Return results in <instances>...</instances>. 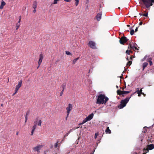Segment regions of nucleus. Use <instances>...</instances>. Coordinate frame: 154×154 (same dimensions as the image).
Here are the masks:
<instances>
[{
    "label": "nucleus",
    "instance_id": "ea45409f",
    "mask_svg": "<svg viewBox=\"0 0 154 154\" xmlns=\"http://www.w3.org/2000/svg\"><path fill=\"white\" fill-rule=\"evenodd\" d=\"M84 120L85 121V122H86L87 121H89L87 118V117L85 118Z\"/></svg>",
    "mask_w": 154,
    "mask_h": 154
},
{
    "label": "nucleus",
    "instance_id": "f704fd0d",
    "mask_svg": "<svg viewBox=\"0 0 154 154\" xmlns=\"http://www.w3.org/2000/svg\"><path fill=\"white\" fill-rule=\"evenodd\" d=\"M29 113V111L27 112L26 114V116L25 117H28V116Z\"/></svg>",
    "mask_w": 154,
    "mask_h": 154
},
{
    "label": "nucleus",
    "instance_id": "c85d7f7f",
    "mask_svg": "<svg viewBox=\"0 0 154 154\" xmlns=\"http://www.w3.org/2000/svg\"><path fill=\"white\" fill-rule=\"evenodd\" d=\"M20 24H19V23H17V24H16V30H17L18 29L20 26Z\"/></svg>",
    "mask_w": 154,
    "mask_h": 154
},
{
    "label": "nucleus",
    "instance_id": "774afa93",
    "mask_svg": "<svg viewBox=\"0 0 154 154\" xmlns=\"http://www.w3.org/2000/svg\"><path fill=\"white\" fill-rule=\"evenodd\" d=\"M127 26L128 27H129V26H130V25H127Z\"/></svg>",
    "mask_w": 154,
    "mask_h": 154
},
{
    "label": "nucleus",
    "instance_id": "a19ab883",
    "mask_svg": "<svg viewBox=\"0 0 154 154\" xmlns=\"http://www.w3.org/2000/svg\"><path fill=\"white\" fill-rule=\"evenodd\" d=\"M148 15V13L146 14H143V16L145 17H147Z\"/></svg>",
    "mask_w": 154,
    "mask_h": 154
},
{
    "label": "nucleus",
    "instance_id": "0eeeda50",
    "mask_svg": "<svg viewBox=\"0 0 154 154\" xmlns=\"http://www.w3.org/2000/svg\"><path fill=\"white\" fill-rule=\"evenodd\" d=\"M72 109V105L69 103L68 104V106L66 108V113L68 115H69L70 111Z\"/></svg>",
    "mask_w": 154,
    "mask_h": 154
},
{
    "label": "nucleus",
    "instance_id": "f8f14e48",
    "mask_svg": "<svg viewBox=\"0 0 154 154\" xmlns=\"http://www.w3.org/2000/svg\"><path fill=\"white\" fill-rule=\"evenodd\" d=\"M43 58V56L42 54H41L39 55V59L38 62V64L39 66H40L42 62V60Z\"/></svg>",
    "mask_w": 154,
    "mask_h": 154
},
{
    "label": "nucleus",
    "instance_id": "20e7f679",
    "mask_svg": "<svg viewBox=\"0 0 154 154\" xmlns=\"http://www.w3.org/2000/svg\"><path fill=\"white\" fill-rule=\"evenodd\" d=\"M88 45L92 49H95L96 48L95 43L94 41H89Z\"/></svg>",
    "mask_w": 154,
    "mask_h": 154
},
{
    "label": "nucleus",
    "instance_id": "423d86ee",
    "mask_svg": "<svg viewBox=\"0 0 154 154\" xmlns=\"http://www.w3.org/2000/svg\"><path fill=\"white\" fill-rule=\"evenodd\" d=\"M154 148V144H152L147 145V148L145 149V148H144L143 149V150L144 151H147V152H149V150H152Z\"/></svg>",
    "mask_w": 154,
    "mask_h": 154
},
{
    "label": "nucleus",
    "instance_id": "9b49d317",
    "mask_svg": "<svg viewBox=\"0 0 154 154\" xmlns=\"http://www.w3.org/2000/svg\"><path fill=\"white\" fill-rule=\"evenodd\" d=\"M96 18L98 21H99L101 18L102 13H98L96 16Z\"/></svg>",
    "mask_w": 154,
    "mask_h": 154
},
{
    "label": "nucleus",
    "instance_id": "69168bd1",
    "mask_svg": "<svg viewBox=\"0 0 154 154\" xmlns=\"http://www.w3.org/2000/svg\"><path fill=\"white\" fill-rule=\"evenodd\" d=\"M39 66V65H38V66L37 67V69H38L39 67V66Z\"/></svg>",
    "mask_w": 154,
    "mask_h": 154
},
{
    "label": "nucleus",
    "instance_id": "6e6d98bb",
    "mask_svg": "<svg viewBox=\"0 0 154 154\" xmlns=\"http://www.w3.org/2000/svg\"><path fill=\"white\" fill-rule=\"evenodd\" d=\"M138 94V97H140L141 96V93H139Z\"/></svg>",
    "mask_w": 154,
    "mask_h": 154
},
{
    "label": "nucleus",
    "instance_id": "79ce46f5",
    "mask_svg": "<svg viewBox=\"0 0 154 154\" xmlns=\"http://www.w3.org/2000/svg\"><path fill=\"white\" fill-rule=\"evenodd\" d=\"M18 90L17 89H15V92H14V93L15 94H16L17 93Z\"/></svg>",
    "mask_w": 154,
    "mask_h": 154
},
{
    "label": "nucleus",
    "instance_id": "bf43d9fd",
    "mask_svg": "<svg viewBox=\"0 0 154 154\" xmlns=\"http://www.w3.org/2000/svg\"><path fill=\"white\" fill-rule=\"evenodd\" d=\"M141 94L143 95L144 96H146V94L143 92Z\"/></svg>",
    "mask_w": 154,
    "mask_h": 154
},
{
    "label": "nucleus",
    "instance_id": "2f4dec72",
    "mask_svg": "<svg viewBox=\"0 0 154 154\" xmlns=\"http://www.w3.org/2000/svg\"><path fill=\"white\" fill-rule=\"evenodd\" d=\"M130 51H131V50H127L126 51V53L128 54H130Z\"/></svg>",
    "mask_w": 154,
    "mask_h": 154
},
{
    "label": "nucleus",
    "instance_id": "052dcab7",
    "mask_svg": "<svg viewBox=\"0 0 154 154\" xmlns=\"http://www.w3.org/2000/svg\"><path fill=\"white\" fill-rule=\"evenodd\" d=\"M126 88V87H123L122 88V90H123L125 88Z\"/></svg>",
    "mask_w": 154,
    "mask_h": 154
},
{
    "label": "nucleus",
    "instance_id": "473e14b6",
    "mask_svg": "<svg viewBox=\"0 0 154 154\" xmlns=\"http://www.w3.org/2000/svg\"><path fill=\"white\" fill-rule=\"evenodd\" d=\"M59 1V0H54L53 2V4H56L57 3V2Z\"/></svg>",
    "mask_w": 154,
    "mask_h": 154
},
{
    "label": "nucleus",
    "instance_id": "aec40b11",
    "mask_svg": "<svg viewBox=\"0 0 154 154\" xmlns=\"http://www.w3.org/2000/svg\"><path fill=\"white\" fill-rule=\"evenodd\" d=\"M148 65L147 63H144L143 64V70Z\"/></svg>",
    "mask_w": 154,
    "mask_h": 154
},
{
    "label": "nucleus",
    "instance_id": "c756f323",
    "mask_svg": "<svg viewBox=\"0 0 154 154\" xmlns=\"http://www.w3.org/2000/svg\"><path fill=\"white\" fill-rule=\"evenodd\" d=\"M75 5L77 6L79 4V0H75Z\"/></svg>",
    "mask_w": 154,
    "mask_h": 154
},
{
    "label": "nucleus",
    "instance_id": "7ed1b4c3",
    "mask_svg": "<svg viewBox=\"0 0 154 154\" xmlns=\"http://www.w3.org/2000/svg\"><path fill=\"white\" fill-rule=\"evenodd\" d=\"M140 4L142 3L146 7L149 9L151 6L153 5V3H154V0H140Z\"/></svg>",
    "mask_w": 154,
    "mask_h": 154
},
{
    "label": "nucleus",
    "instance_id": "e2e57ef3",
    "mask_svg": "<svg viewBox=\"0 0 154 154\" xmlns=\"http://www.w3.org/2000/svg\"><path fill=\"white\" fill-rule=\"evenodd\" d=\"M18 132H17V133H16V135H18Z\"/></svg>",
    "mask_w": 154,
    "mask_h": 154
},
{
    "label": "nucleus",
    "instance_id": "338daca9",
    "mask_svg": "<svg viewBox=\"0 0 154 154\" xmlns=\"http://www.w3.org/2000/svg\"><path fill=\"white\" fill-rule=\"evenodd\" d=\"M126 59H127V60H128V61L129 60V59H128V57H127V58H126Z\"/></svg>",
    "mask_w": 154,
    "mask_h": 154
},
{
    "label": "nucleus",
    "instance_id": "49530a36",
    "mask_svg": "<svg viewBox=\"0 0 154 154\" xmlns=\"http://www.w3.org/2000/svg\"><path fill=\"white\" fill-rule=\"evenodd\" d=\"M28 117H25V122H26L27 120Z\"/></svg>",
    "mask_w": 154,
    "mask_h": 154
},
{
    "label": "nucleus",
    "instance_id": "cd10ccee",
    "mask_svg": "<svg viewBox=\"0 0 154 154\" xmlns=\"http://www.w3.org/2000/svg\"><path fill=\"white\" fill-rule=\"evenodd\" d=\"M134 30L132 29L131 30L130 34L131 35H133L134 33Z\"/></svg>",
    "mask_w": 154,
    "mask_h": 154
},
{
    "label": "nucleus",
    "instance_id": "72a5a7b5",
    "mask_svg": "<svg viewBox=\"0 0 154 154\" xmlns=\"http://www.w3.org/2000/svg\"><path fill=\"white\" fill-rule=\"evenodd\" d=\"M99 134L98 133H96L95 134V137L94 138L95 139H96L98 135Z\"/></svg>",
    "mask_w": 154,
    "mask_h": 154
},
{
    "label": "nucleus",
    "instance_id": "1a4fd4ad",
    "mask_svg": "<svg viewBox=\"0 0 154 154\" xmlns=\"http://www.w3.org/2000/svg\"><path fill=\"white\" fill-rule=\"evenodd\" d=\"M125 91H121L120 90H118L117 91V94L119 95H122L123 97H124V94H126Z\"/></svg>",
    "mask_w": 154,
    "mask_h": 154
},
{
    "label": "nucleus",
    "instance_id": "dca6fc26",
    "mask_svg": "<svg viewBox=\"0 0 154 154\" xmlns=\"http://www.w3.org/2000/svg\"><path fill=\"white\" fill-rule=\"evenodd\" d=\"M106 133L107 134H110L111 133V131L109 129V127H107L105 131Z\"/></svg>",
    "mask_w": 154,
    "mask_h": 154
},
{
    "label": "nucleus",
    "instance_id": "2eb2a0df",
    "mask_svg": "<svg viewBox=\"0 0 154 154\" xmlns=\"http://www.w3.org/2000/svg\"><path fill=\"white\" fill-rule=\"evenodd\" d=\"M93 116L94 114L93 113H92L89 115L87 117L88 120L90 121L93 118Z\"/></svg>",
    "mask_w": 154,
    "mask_h": 154
},
{
    "label": "nucleus",
    "instance_id": "37998d69",
    "mask_svg": "<svg viewBox=\"0 0 154 154\" xmlns=\"http://www.w3.org/2000/svg\"><path fill=\"white\" fill-rule=\"evenodd\" d=\"M144 152L143 154H146V153L148 152H147V151H143Z\"/></svg>",
    "mask_w": 154,
    "mask_h": 154
},
{
    "label": "nucleus",
    "instance_id": "0e129e2a",
    "mask_svg": "<svg viewBox=\"0 0 154 154\" xmlns=\"http://www.w3.org/2000/svg\"><path fill=\"white\" fill-rule=\"evenodd\" d=\"M15 94H16L14 93L13 94L12 96H14Z\"/></svg>",
    "mask_w": 154,
    "mask_h": 154
},
{
    "label": "nucleus",
    "instance_id": "393cba45",
    "mask_svg": "<svg viewBox=\"0 0 154 154\" xmlns=\"http://www.w3.org/2000/svg\"><path fill=\"white\" fill-rule=\"evenodd\" d=\"M42 121L40 120L38 123L37 122V124L38 125L41 126L42 125Z\"/></svg>",
    "mask_w": 154,
    "mask_h": 154
},
{
    "label": "nucleus",
    "instance_id": "4c0bfd02",
    "mask_svg": "<svg viewBox=\"0 0 154 154\" xmlns=\"http://www.w3.org/2000/svg\"><path fill=\"white\" fill-rule=\"evenodd\" d=\"M85 122V121L83 120L81 123L79 124V125H82Z\"/></svg>",
    "mask_w": 154,
    "mask_h": 154
},
{
    "label": "nucleus",
    "instance_id": "412c9836",
    "mask_svg": "<svg viewBox=\"0 0 154 154\" xmlns=\"http://www.w3.org/2000/svg\"><path fill=\"white\" fill-rule=\"evenodd\" d=\"M129 47L128 46V48H129V47H130V48H131V49H132V48L133 49H137V48L136 47H135L134 46H132L131 44V42H130V43L129 44Z\"/></svg>",
    "mask_w": 154,
    "mask_h": 154
},
{
    "label": "nucleus",
    "instance_id": "a211bd4d",
    "mask_svg": "<svg viewBox=\"0 0 154 154\" xmlns=\"http://www.w3.org/2000/svg\"><path fill=\"white\" fill-rule=\"evenodd\" d=\"M59 141H58L56 143L54 144V147L55 148H57L58 146V147H59L60 146V143L59 142Z\"/></svg>",
    "mask_w": 154,
    "mask_h": 154
},
{
    "label": "nucleus",
    "instance_id": "9d476101",
    "mask_svg": "<svg viewBox=\"0 0 154 154\" xmlns=\"http://www.w3.org/2000/svg\"><path fill=\"white\" fill-rule=\"evenodd\" d=\"M37 122V121H35L34 122V125L32 127V130L31 134V135H32L33 134L34 132V131L35 129L36 128Z\"/></svg>",
    "mask_w": 154,
    "mask_h": 154
},
{
    "label": "nucleus",
    "instance_id": "4d7b16f0",
    "mask_svg": "<svg viewBox=\"0 0 154 154\" xmlns=\"http://www.w3.org/2000/svg\"><path fill=\"white\" fill-rule=\"evenodd\" d=\"M140 91V92L141 93H142V88H141L140 89V90H139Z\"/></svg>",
    "mask_w": 154,
    "mask_h": 154
},
{
    "label": "nucleus",
    "instance_id": "7c9ffc66",
    "mask_svg": "<svg viewBox=\"0 0 154 154\" xmlns=\"http://www.w3.org/2000/svg\"><path fill=\"white\" fill-rule=\"evenodd\" d=\"M66 54L67 55H72L71 54L69 51H66Z\"/></svg>",
    "mask_w": 154,
    "mask_h": 154
},
{
    "label": "nucleus",
    "instance_id": "5701e85b",
    "mask_svg": "<svg viewBox=\"0 0 154 154\" xmlns=\"http://www.w3.org/2000/svg\"><path fill=\"white\" fill-rule=\"evenodd\" d=\"M66 83H63L61 85V87L62 88V90H64L66 88Z\"/></svg>",
    "mask_w": 154,
    "mask_h": 154
},
{
    "label": "nucleus",
    "instance_id": "5fc2aeb1",
    "mask_svg": "<svg viewBox=\"0 0 154 154\" xmlns=\"http://www.w3.org/2000/svg\"><path fill=\"white\" fill-rule=\"evenodd\" d=\"M72 129H70L68 132V133L69 134L72 131Z\"/></svg>",
    "mask_w": 154,
    "mask_h": 154
},
{
    "label": "nucleus",
    "instance_id": "f3484780",
    "mask_svg": "<svg viewBox=\"0 0 154 154\" xmlns=\"http://www.w3.org/2000/svg\"><path fill=\"white\" fill-rule=\"evenodd\" d=\"M33 8L34 9H35L37 6V3L36 1H34L33 4Z\"/></svg>",
    "mask_w": 154,
    "mask_h": 154
},
{
    "label": "nucleus",
    "instance_id": "c03bdc74",
    "mask_svg": "<svg viewBox=\"0 0 154 154\" xmlns=\"http://www.w3.org/2000/svg\"><path fill=\"white\" fill-rule=\"evenodd\" d=\"M69 115H68V114H67V115H66V120H67V118L69 116Z\"/></svg>",
    "mask_w": 154,
    "mask_h": 154
},
{
    "label": "nucleus",
    "instance_id": "58836bf2",
    "mask_svg": "<svg viewBox=\"0 0 154 154\" xmlns=\"http://www.w3.org/2000/svg\"><path fill=\"white\" fill-rule=\"evenodd\" d=\"M84 120L85 121V122H86L87 121H89L87 118V117L85 118Z\"/></svg>",
    "mask_w": 154,
    "mask_h": 154
},
{
    "label": "nucleus",
    "instance_id": "e433bc0d",
    "mask_svg": "<svg viewBox=\"0 0 154 154\" xmlns=\"http://www.w3.org/2000/svg\"><path fill=\"white\" fill-rule=\"evenodd\" d=\"M64 91V90H62L61 91L60 93V96H62Z\"/></svg>",
    "mask_w": 154,
    "mask_h": 154
},
{
    "label": "nucleus",
    "instance_id": "f257e3e1",
    "mask_svg": "<svg viewBox=\"0 0 154 154\" xmlns=\"http://www.w3.org/2000/svg\"><path fill=\"white\" fill-rule=\"evenodd\" d=\"M109 100L108 98L104 94H100L97 96L96 103L99 104H106Z\"/></svg>",
    "mask_w": 154,
    "mask_h": 154
},
{
    "label": "nucleus",
    "instance_id": "4be33fe9",
    "mask_svg": "<svg viewBox=\"0 0 154 154\" xmlns=\"http://www.w3.org/2000/svg\"><path fill=\"white\" fill-rule=\"evenodd\" d=\"M147 130L148 128L146 127H144L143 131V132L144 133H146L147 132Z\"/></svg>",
    "mask_w": 154,
    "mask_h": 154
},
{
    "label": "nucleus",
    "instance_id": "bb28decb",
    "mask_svg": "<svg viewBox=\"0 0 154 154\" xmlns=\"http://www.w3.org/2000/svg\"><path fill=\"white\" fill-rule=\"evenodd\" d=\"M132 63V61H128V62L127 64V66H130Z\"/></svg>",
    "mask_w": 154,
    "mask_h": 154
},
{
    "label": "nucleus",
    "instance_id": "864d4df0",
    "mask_svg": "<svg viewBox=\"0 0 154 154\" xmlns=\"http://www.w3.org/2000/svg\"><path fill=\"white\" fill-rule=\"evenodd\" d=\"M134 58V57L132 55L130 57V59L132 60V59L133 58Z\"/></svg>",
    "mask_w": 154,
    "mask_h": 154
},
{
    "label": "nucleus",
    "instance_id": "13d9d810",
    "mask_svg": "<svg viewBox=\"0 0 154 154\" xmlns=\"http://www.w3.org/2000/svg\"><path fill=\"white\" fill-rule=\"evenodd\" d=\"M146 56H145L143 58V60H145L146 59Z\"/></svg>",
    "mask_w": 154,
    "mask_h": 154
},
{
    "label": "nucleus",
    "instance_id": "a878e982",
    "mask_svg": "<svg viewBox=\"0 0 154 154\" xmlns=\"http://www.w3.org/2000/svg\"><path fill=\"white\" fill-rule=\"evenodd\" d=\"M135 93H137V94L139 93H141L139 91V88H137L136 91L135 92Z\"/></svg>",
    "mask_w": 154,
    "mask_h": 154
},
{
    "label": "nucleus",
    "instance_id": "6e6552de",
    "mask_svg": "<svg viewBox=\"0 0 154 154\" xmlns=\"http://www.w3.org/2000/svg\"><path fill=\"white\" fill-rule=\"evenodd\" d=\"M42 146V145H38L35 147H33L32 149L35 151H37L38 152H39V150Z\"/></svg>",
    "mask_w": 154,
    "mask_h": 154
},
{
    "label": "nucleus",
    "instance_id": "09e8293b",
    "mask_svg": "<svg viewBox=\"0 0 154 154\" xmlns=\"http://www.w3.org/2000/svg\"><path fill=\"white\" fill-rule=\"evenodd\" d=\"M131 92L130 91H125V92L126 93V94H128L129 93H130Z\"/></svg>",
    "mask_w": 154,
    "mask_h": 154
},
{
    "label": "nucleus",
    "instance_id": "3c124183",
    "mask_svg": "<svg viewBox=\"0 0 154 154\" xmlns=\"http://www.w3.org/2000/svg\"><path fill=\"white\" fill-rule=\"evenodd\" d=\"M36 12V10L35 9H34V10L33 11V12L34 13H35Z\"/></svg>",
    "mask_w": 154,
    "mask_h": 154
},
{
    "label": "nucleus",
    "instance_id": "8fccbe9b",
    "mask_svg": "<svg viewBox=\"0 0 154 154\" xmlns=\"http://www.w3.org/2000/svg\"><path fill=\"white\" fill-rule=\"evenodd\" d=\"M143 24V23L142 22H140L139 23V25H141Z\"/></svg>",
    "mask_w": 154,
    "mask_h": 154
},
{
    "label": "nucleus",
    "instance_id": "c9c22d12",
    "mask_svg": "<svg viewBox=\"0 0 154 154\" xmlns=\"http://www.w3.org/2000/svg\"><path fill=\"white\" fill-rule=\"evenodd\" d=\"M19 17V20L18 23H17L20 24V21L21 20V16H20Z\"/></svg>",
    "mask_w": 154,
    "mask_h": 154
},
{
    "label": "nucleus",
    "instance_id": "39448f33",
    "mask_svg": "<svg viewBox=\"0 0 154 154\" xmlns=\"http://www.w3.org/2000/svg\"><path fill=\"white\" fill-rule=\"evenodd\" d=\"M128 40V39L125 36L122 37L119 40V42L121 44L123 45Z\"/></svg>",
    "mask_w": 154,
    "mask_h": 154
},
{
    "label": "nucleus",
    "instance_id": "680f3d73",
    "mask_svg": "<svg viewBox=\"0 0 154 154\" xmlns=\"http://www.w3.org/2000/svg\"><path fill=\"white\" fill-rule=\"evenodd\" d=\"M139 14L140 15H143V14H142L140 13H139Z\"/></svg>",
    "mask_w": 154,
    "mask_h": 154
},
{
    "label": "nucleus",
    "instance_id": "4468645a",
    "mask_svg": "<svg viewBox=\"0 0 154 154\" xmlns=\"http://www.w3.org/2000/svg\"><path fill=\"white\" fill-rule=\"evenodd\" d=\"M6 5L5 2L3 1L2 0L1 2V5L0 6V9H2L4 6Z\"/></svg>",
    "mask_w": 154,
    "mask_h": 154
},
{
    "label": "nucleus",
    "instance_id": "6ab92c4d",
    "mask_svg": "<svg viewBox=\"0 0 154 154\" xmlns=\"http://www.w3.org/2000/svg\"><path fill=\"white\" fill-rule=\"evenodd\" d=\"M152 60V59L151 58H149L147 60V61L149 62L150 66H152L153 64L152 62L151 61Z\"/></svg>",
    "mask_w": 154,
    "mask_h": 154
},
{
    "label": "nucleus",
    "instance_id": "de8ad7c7",
    "mask_svg": "<svg viewBox=\"0 0 154 154\" xmlns=\"http://www.w3.org/2000/svg\"><path fill=\"white\" fill-rule=\"evenodd\" d=\"M71 0H64V1L67 2H69L71 1Z\"/></svg>",
    "mask_w": 154,
    "mask_h": 154
},
{
    "label": "nucleus",
    "instance_id": "603ef678",
    "mask_svg": "<svg viewBox=\"0 0 154 154\" xmlns=\"http://www.w3.org/2000/svg\"><path fill=\"white\" fill-rule=\"evenodd\" d=\"M138 30V27H137L135 29V32H137Z\"/></svg>",
    "mask_w": 154,
    "mask_h": 154
},
{
    "label": "nucleus",
    "instance_id": "a18cd8bd",
    "mask_svg": "<svg viewBox=\"0 0 154 154\" xmlns=\"http://www.w3.org/2000/svg\"><path fill=\"white\" fill-rule=\"evenodd\" d=\"M69 134L68 133H67L64 136V137H66Z\"/></svg>",
    "mask_w": 154,
    "mask_h": 154
},
{
    "label": "nucleus",
    "instance_id": "f03ea898",
    "mask_svg": "<svg viewBox=\"0 0 154 154\" xmlns=\"http://www.w3.org/2000/svg\"><path fill=\"white\" fill-rule=\"evenodd\" d=\"M134 94V93L132 94L130 97H127L125 99L122 100L120 102V104L118 106V107L120 109H121L125 107L129 101L130 99Z\"/></svg>",
    "mask_w": 154,
    "mask_h": 154
},
{
    "label": "nucleus",
    "instance_id": "ddd939ff",
    "mask_svg": "<svg viewBox=\"0 0 154 154\" xmlns=\"http://www.w3.org/2000/svg\"><path fill=\"white\" fill-rule=\"evenodd\" d=\"M22 82V80H21L19 82L18 84L16 86L15 89L19 90L21 86Z\"/></svg>",
    "mask_w": 154,
    "mask_h": 154
},
{
    "label": "nucleus",
    "instance_id": "b1692460",
    "mask_svg": "<svg viewBox=\"0 0 154 154\" xmlns=\"http://www.w3.org/2000/svg\"><path fill=\"white\" fill-rule=\"evenodd\" d=\"M79 58V57H78L77 58H76V59H74L73 60V62H72V63H73V64H75L76 62L78 60Z\"/></svg>",
    "mask_w": 154,
    "mask_h": 154
}]
</instances>
